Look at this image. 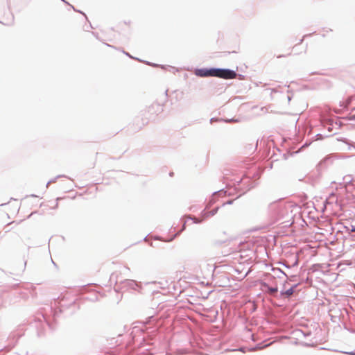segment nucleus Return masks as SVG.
<instances>
[{
    "instance_id": "f257e3e1",
    "label": "nucleus",
    "mask_w": 355,
    "mask_h": 355,
    "mask_svg": "<svg viewBox=\"0 0 355 355\" xmlns=\"http://www.w3.org/2000/svg\"><path fill=\"white\" fill-rule=\"evenodd\" d=\"M203 76H215L224 79H233L236 76V73L232 70L223 69H211L202 71Z\"/></svg>"
},
{
    "instance_id": "f03ea898",
    "label": "nucleus",
    "mask_w": 355,
    "mask_h": 355,
    "mask_svg": "<svg viewBox=\"0 0 355 355\" xmlns=\"http://www.w3.org/2000/svg\"><path fill=\"white\" fill-rule=\"evenodd\" d=\"M293 293H294V288L292 287V288L288 289L287 291H286L282 294L286 295L287 297H289V296L292 295L293 294Z\"/></svg>"
},
{
    "instance_id": "7ed1b4c3",
    "label": "nucleus",
    "mask_w": 355,
    "mask_h": 355,
    "mask_svg": "<svg viewBox=\"0 0 355 355\" xmlns=\"http://www.w3.org/2000/svg\"><path fill=\"white\" fill-rule=\"evenodd\" d=\"M269 292L270 293H275L277 292V288H270Z\"/></svg>"
},
{
    "instance_id": "20e7f679",
    "label": "nucleus",
    "mask_w": 355,
    "mask_h": 355,
    "mask_svg": "<svg viewBox=\"0 0 355 355\" xmlns=\"http://www.w3.org/2000/svg\"><path fill=\"white\" fill-rule=\"evenodd\" d=\"M350 231L352 232H355V225L354 226V225L352 226V228H351Z\"/></svg>"
}]
</instances>
